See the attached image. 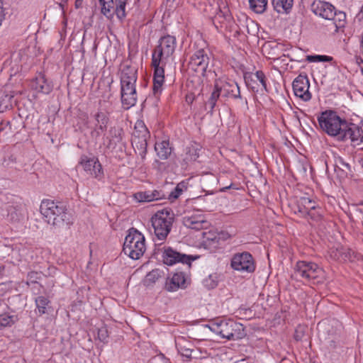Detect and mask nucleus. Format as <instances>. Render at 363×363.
<instances>
[{
    "instance_id": "nucleus-1",
    "label": "nucleus",
    "mask_w": 363,
    "mask_h": 363,
    "mask_svg": "<svg viewBox=\"0 0 363 363\" xmlns=\"http://www.w3.org/2000/svg\"><path fill=\"white\" fill-rule=\"evenodd\" d=\"M323 131L338 141L350 140L353 145H358L363 141L362 131L354 123L347 122L331 110L323 111L317 118Z\"/></svg>"
},
{
    "instance_id": "nucleus-2",
    "label": "nucleus",
    "mask_w": 363,
    "mask_h": 363,
    "mask_svg": "<svg viewBox=\"0 0 363 363\" xmlns=\"http://www.w3.org/2000/svg\"><path fill=\"white\" fill-rule=\"evenodd\" d=\"M177 45L175 37L167 35L159 40V45L154 49L152 55V66L154 68L153 94L160 95L164 82V69L168 59L173 55Z\"/></svg>"
},
{
    "instance_id": "nucleus-3",
    "label": "nucleus",
    "mask_w": 363,
    "mask_h": 363,
    "mask_svg": "<svg viewBox=\"0 0 363 363\" xmlns=\"http://www.w3.org/2000/svg\"><path fill=\"white\" fill-rule=\"evenodd\" d=\"M40 211L44 220L56 228L67 227L71 223L66 207L60 203L44 199L40 203Z\"/></svg>"
},
{
    "instance_id": "nucleus-4",
    "label": "nucleus",
    "mask_w": 363,
    "mask_h": 363,
    "mask_svg": "<svg viewBox=\"0 0 363 363\" xmlns=\"http://www.w3.org/2000/svg\"><path fill=\"white\" fill-rule=\"evenodd\" d=\"M136 81L137 69L130 66L125 67L121 77V103L125 109L130 108L136 104Z\"/></svg>"
},
{
    "instance_id": "nucleus-5",
    "label": "nucleus",
    "mask_w": 363,
    "mask_h": 363,
    "mask_svg": "<svg viewBox=\"0 0 363 363\" xmlns=\"http://www.w3.org/2000/svg\"><path fill=\"white\" fill-rule=\"evenodd\" d=\"M206 327L220 337L227 340H238L245 335L242 324L231 319H216Z\"/></svg>"
},
{
    "instance_id": "nucleus-6",
    "label": "nucleus",
    "mask_w": 363,
    "mask_h": 363,
    "mask_svg": "<svg viewBox=\"0 0 363 363\" xmlns=\"http://www.w3.org/2000/svg\"><path fill=\"white\" fill-rule=\"evenodd\" d=\"M174 221L173 213L167 209L158 211L151 218L152 225L154 229L155 238V242L160 241L157 243L160 245L167 238L171 231Z\"/></svg>"
},
{
    "instance_id": "nucleus-7",
    "label": "nucleus",
    "mask_w": 363,
    "mask_h": 363,
    "mask_svg": "<svg viewBox=\"0 0 363 363\" xmlns=\"http://www.w3.org/2000/svg\"><path fill=\"white\" fill-rule=\"evenodd\" d=\"M294 269L295 277L303 281L318 284L324 279V270L313 262L298 261Z\"/></svg>"
},
{
    "instance_id": "nucleus-8",
    "label": "nucleus",
    "mask_w": 363,
    "mask_h": 363,
    "mask_svg": "<svg viewBox=\"0 0 363 363\" xmlns=\"http://www.w3.org/2000/svg\"><path fill=\"white\" fill-rule=\"evenodd\" d=\"M146 250L145 236L136 229H131L125 236L123 251L133 259H140Z\"/></svg>"
},
{
    "instance_id": "nucleus-9",
    "label": "nucleus",
    "mask_w": 363,
    "mask_h": 363,
    "mask_svg": "<svg viewBox=\"0 0 363 363\" xmlns=\"http://www.w3.org/2000/svg\"><path fill=\"white\" fill-rule=\"evenodd\" d=\"M233 269L241 273H252L256 268L252 255L248 252H238L233 255L230 260Z\"/></svg>"
},
{
    "instance_id": "nucleus-10",
    "label": "nucleus",
    "mask_w": 363,
    "mask_h": 363,
    "mask_svg": "<svg viewBox=\"0 0 363 363\" xmlns=\"http://www.w3.org/2000/svg\"><path fill=\"white\" fill-rule=\"evenodd\" d=\"M78 164L82 167L87 175L98 179L102 178L104 175L102 166L96 157H89L86 155H82Z\"/></svg>"
},
{
    "instance_id": "nucleus-11",
    "label": "nucleus",
    "mask_w": 363,
    "mask_h": 363,
    "mask_svg": "<svg viewBox=\"0 0 363 363\" xmlns=\"http://www.w3.org/2000/svg\"><path fill=\"white\" fill-rule=\"evenodd\" d=\"M198 257L197 256L180 253L169 247L164 248L162 255L164 263L170 266L177 263H182L187 264L188 267H190L191 262L196 259Z\"/></svg>"
},
{
    "instance_id": "nucleus-12",
    "label": "nucleus",
    "mask_w": 363,
    "mask_h": 363,
    "mask_svg": "<svg viewBox=\"0 0 363 363\" xmlns=\"http://www.w3.org/2000/svg\"><path fill=\"white\" fill-rule=\"evenodd\" d=\"M94 118V127L91 132L93 138L97 139L106 132L110 122L109 114L104 110L99 109L92 114Z\"/></svg>"
},
{
    "instance_id": "nucleus-13",
    "label": "nucleus",
    "mask_w": 363,
    "mask_h": 363,
    "mask_svg": "<svg viewBox=\"0 0 363 363\" xmlns=\"http://www.w3.org/2000/svg\"><path fill=\"white\" fill-rule=\"evenodd\" d=\"M289 206L291 211L299 216L306 218L310 210L316 206V201L308 196L296 197L291 201Z\"/></svg>"
},
{
    "instance_id": "nucleus-14",
    "label": "nucleus",
    "mask_w": 363,
    "mask_h": 363,
    "mask_svg": "<svg viewBox=\"0 0 363 363\" xmlns=\"http://www.w3.org/2000/svg\"><path fill=\"white\" fill-rule=\"evenodd\" d=\"M244 79L247 88L253 92H258L260 89L267 90L266 77L262 71L247 72L244 75Z\"/></svg>"
},
{
    "instance_id": "nucleus-15",
    "label": "nucleus",
    "mask_w": 363,
    "mask_h": 363,
    "mask_svg": "<svg viewBox=\"0 0 363 363\" xmlns=\"http://www.w3.org/2000/svg\"><path fill=\"white\" fill-rule=\"evenodd\" d=\"M295 96L303 101H308L311 99V93L309 91L310 82L306 75L299 74L296 77L292 84Z\"/></svg>"
},
{
    "instance_id": "nucleus-16",
    "label": "nucleus",
    "mask_w": 363,
    "mask_h": 363,
    "mask_svg": "<svg viewBox=\"0 0 363 363\" xmlns=\"http://www.w3.org/2000/svg\"><path fill=\"white\" fill-rule=\"evenodd\" d=\"M209 57L203 49L196 50L190 58L189 67L203 74L208 66Z\"/></svg>"
},
{
    "instance_id": "nucleus-17",
    "label": "nucleus",
    "mask_w": 363,
    "mask_h": 363,
    "mask_svg": "<svg viewBox=\"0 0 363 363\" xmlns=\"http://www.w3.org/2000/svg\"><path fill=\"white\" fill-rule=\"evenodd\" d=\"M182 223L188 228L199 230L206 228L208 226V222L205 216L199 212H194L191 214H187L182 218Z\"/></svg>"
},
{
    "instance_id": "nucleus-18",
    "label": "nucleus",
    "mask_w": 363,
    "mask_h": 363,
    "mask_svg": "<svg viewBox=\"0 0 363 363\" xmlns=\"http://www.w3.org/2000/svg\"><path fill=\"white\" fill-rule=\"evenodd\" d=\"M312 11L324 19L330 20L335 15V8L331 4L316 0L311 5Z\"/></svg>"
},
{
    "instance_id": "nucleus-19",
    "label": "nucleus",
    "mask_w": 363,
    "mask_h": 363,
    "mask_svg": "<svg viewBox=\"0 0 363 363\" xmlns=\"http://www.w3.org/2000/svg\"><path fill=\"white\" fill-rule=\"evenodd\" d=\"M189 284L188 278L184 272H176L167 278L165 289L169 292H174L179 289H186Z\"/></svg>"
},
{
    "instance_id": "nucleus-20",
    "label": "nucleus",
    "mask_w": 363,
    "mask_h": 363,
    "mask_svg": "<svg viewBox=\"0 0 363 363\" xmlns=\"http://www.w3.org/2000/svg\"><path fill=\"white\" fill-rule=\"evenodd\" d=\"M334 171L340 179H345L351 173V167L341 156L333 152Z\"/></svg>"
},
{
    "instance_id": "nucleus-21",
    "label": "nucleus",
    "mask_w": 363,
    "mask_h": 363,
    "mask_svg": "<svg viewBox=\"0 0 363 363\" xmlns=\"http://www.w3.org/2000/svg\"><path fill=\"white\" fill-rule=\"evenodd\" d=\"M123 130L119 127H111L106 133H104V144L108 148H114L122 140Z\"/></svg>"
},
{
    "instance_id": "nucleus-22",
    "label": "nucleus",
    "mask_w": 363,
    "mask_h": 363,
    "mask_svg": "<svg viewBox=\"0 0 363 363\" xmlns=\"http://www.w3.org/2000/svg\"><path fill=\"white\" fill-rule=\"evenodd\" d=\"M219 91L223 97L241 98L240 86L235 81L224 82L221 85L219 84Z\"/></svg>"
},
{
    "instance_id": "nucleus-23",
    "label": "nucleus",
    "mask_w": 363,
    "mask_h": 363,
    "mask_svg": "<svg viewBox=\"0 0 363 363\" xmlns=\"http://www.w3.org/2000/svg\"><path fill=\"white\" fill-rule=\"evenodd\" d=\"M30 86L32 89L44 94H48L52 90V85L40 73L31 82Z\"/></svg>"
},
{
    "instance_id": "nucleus-24",
    "label": "nucleus",
    "mask_w": 363,
    "mask_h": 363,
    "mask_svg": "<svg viewBox=\"0 0 363 363\" xmlns=\"http://www.w3.org/2000/svg\"><path fill=\"white\" fill-rule=\"evenodd\" d=\"M1 216L6 221L15 223L20 220L22 213L17 206L9 205L2 209Z\"/></svg>"
},
{
    "instance_id": "nucleus-25",
    "label": "nucleus",
    "mask_w": 363,
    "mask_h": 363,
    "mask_svg": "<svg viewBox=\"0 0 363 363\" xmlns=\"http://www.w3.org/2000/svg\"><path fill=\"white\" fill-rule=\"evenodd\" d=\"M134 197L139 202H150L162 199L164 194L159 191L154 190L152 191L138 192L135 194Z\"/></svg>"
},
{
    "instance_id": "nucleus-26",
    "label": "nucleus",
    "mask_w": 363,
    "mask_h": 363,
    "mask_svg": "<svg viewBox=\"0 0 363 363\" xmlns=\"http://www.w3.org/2000/svg\"><path fill=\"white\" fill-rule=\"evenodd\" d=\"M199 145L196 143H191L185 149L183 155V161L186 164L195 161L199 157Z\"/></svg>"
},
{
    "instance_id": "nucleus-27",
    "label": "nucleus",
    "mask_w": 363,
    "mask_h": 363,
    "mask_svg": "<svg viewBox=\"0 0 363 363\" xmlns=\"http://www.w3.org/2000/svg\"><path fill=\"white\" fill-rule=\"evenodd\" d=\"M155 150L161 160H167L172 152V147L168 140L157 142L155 145Z\"/></svg>"
},
{
    "instance_id": "nucleus-28",
    "label": "nucleus",
    "mask_w": 363,
    "mask_h": 363,
    "mask_svg": "<svg viewBox=\"0 0 363 363\" xmlns=\"http://www.w3.org/2000/svg\"><path fill=\"white\" fill-rule=\"evenodd\" d=\"M149 138H140L132 139V145L134 150L138 153L142 159L145 157L147 147V139Z\"/></svg>"
},
{
    "instance_id": "nucleus-29",
    "label": "nucleus",
    "mask_w": 363,
    "mask_h": 363,
    "mask_svg": "<svg viewBox=\"0 0 363 363\" xmlns=\"http://www.w3.org/2000/svg\"><path fill=\"white\" fill-rule=\"evenodd\" d=\"M189 343L186 342L183 338L176 340V347L178 352L186 359L190 360L193 358L194 350L189 347Z\"/></svg>"
},
{
    "instance_id": "nucleus-30",
    "label": "nucleus",
    "mask_w": 363,
    "mask_h": 363,
    "mask_svg": "<svg viewBox=\"0 0 363 363\" xmlns=\"http://www.w3.org/2000/svg\"><path fill=\"white\" fill-rule=\"evenodd\" d=\"M294 0H272L274 9L279 13H287L291 9Z\"/></svg>"
},
{
    "instance_id": "nucleus-31",
    "label": "nucleus",
    "mask_w": 363,
    "mask_h": 363,
    "mask_svg": "<svg viewBox=\"0 0 363 363\" xmlns=\"http://www.w3.org/2000/svg\"><path fill=\"white\" fill-rule=\"evenodd\" d=\"M140 138H150V132L142 121L135 123L132 139Z\"/></svg>"
},
{
    "instance_id": "nucleus-32",
    "label": "nucleus",
    "mask_w": 363,
    "mask_h": 363,
    "mask_svg": "<svg viewBox=\"0 0 363 363\" xmlns=\"http://www.w3.org/2000/svg\"><path fill=\"white\" fill-rule=\"evenodd\" d=\"M35 302L40 315L46 313L48 312V309L50 308V300L44 296H39L36 297Z\"/></svg>"
},
{
    "instance_id": "nucleus-33",
    "label": "nucleus",
    "mask_w": 363,
    "mask_h": 363,
    "mask_svg": "<svg viewBox=\"0 0 363 363\" xmlns=\"http://www.w3.org/2000/svg\"><path fill=\"white\" fill-rule=\"evenodd\" d=\"M99 1L101 13L108 18H111L113 16V12L112 11L114 5L113 0H99Z\"/></svg>"
},
{
    "instance_id": "nucleus-34",
    "label": "nucleus",
    "mask_w": 363,
    "mask_h": 363,
    "mask_svg": "<svg viewBox=\"0 0 363 363\" xmlns=\"http://www.w3.org/2000/svg\"><path fill=\"white\" fill-rule=\"evenodd\" d=\"M220 96H222V93L219 91V84L216 82L215 84V89L212 91L208 100L206 102V106L209 107L210 111L211 113L213 111L216 103Z\"/></svg>"
},
{
    "instance_id": "nucleus-35",
    "label": "nucleus",
    "mask_w": 363,
    "mask_h": 363,
    "mask_svg": "<svg viewBox=\"0 0 363 363\" xmlns=\"http://www.w3.org/2000/svg\"><path fill=\"white\" fill-rule=\"evenodd\" d=\"M188 182L182 181L177 184L174 189L169 194L168 199L173 201L178 199L184 191H187Z\"/></svg>"
},
{
    "instance_id": "nucleus-36",
    "label": "nucleus",
    "mask_w": 363,
    "mask_h": 363,
    "mask_svg": "<svg viewBox=\"0 0 363 363\" xmlns=\"http://www.w3.org/2000/svg\"><path fill=\"white\" fill-rule=\"evenodd\" d=\"M250 6L255 13H262L267 6V0H249Z\"/></svg>"
},
{
    "instance_id": "nucleus-37",
    "label": "nucleus",
    "mask_w": 363,
    "mask_h": 363,
    "mask_svg": "<svg viewBox=\"0 0 363 363\" xmlns=\"http://www.w3.org/2000/svg\"><path fill=\"white\" fill-rule=\"evenodd\" d=\"M13 95L6 94L0 97V113L6 111L12 107Z\"/></svg>"
},
{
    "instance_id": "nucleus-38",
    "label": "nucleus",
    "mask_w": 363,
    "mask_h": 363,
    "mask_svg": "<svg viewBox=\"0 0 363 363\" xmlns=\"http://www.w3.org/2000/svg\"><path fill=\"white\" fill-rule=\"evenodd\" d=\"M17 320L16 315L9 313H2L0 315V326L1 328L12 326Z\"/></svg>"
},
{
    "instance_id": "nucleus-39",
    "label": "nucleus",
    "mask_w": 363,
    "mask_h": 363,
    "mask_svg": "<svg viewBox=\"0 0 363 363\" xmlns=\"http://www.w3.org/2000/svg\"><path fill=\"white\" fill-rule=\"evenodd\" d=\"M128 0H115L116 9L115 13L120 20H123L126 16L125 6Z\"/></svg>"
},
{
    "instance_id": "nucleus-40",
    "label": "nucleus",
    "mask_w": 363,
    "mask_h": 363,
    "mask_svg": "<svg viewBox=\"0 0 363 363\" xmlns=\"http://www.w3.org/2000/svg\"><path fill=\"white\" fill-rule=\"evenodd\" d=\"M352 250H350V249H345L344 247H340V248H337L336 250V252H335L333 257L335 259H338V260H343V261H347V260H350L351 259V253H352Z\"/></svg>"
},
{
    "instance_id": "nucleus-41",
    "label": "nucleus",
    "mask_w": 363,
    "mask_h": 363,
    "mask_svg": "<svg viewBox=\"0 0 363 363\" xmlns=\"http://www.w3.org/2000/svg\"><path fill=\"white\" fill-rule=\"evenodd\" d=\"M346 15L342 11L337 12L335 11V15L330 21H333L335 28L337 29L343 28L345 24Z\"/></svg>"
},
{
    "instance_id": "nucleus-42",
    "label": "nucleus",
    "mask_w": 363,
    "mask_h": 363,
    "mask_svg": "<svg viewBox=\"0 0 363 363\" xmlns=\"http://www.w3.org/2000/svg\"><path fill=\"white\" fill-rule=\"evenodd\" d=\"M218 279L216 274H210L203 280V286L208 289L216 288L218 285Z\"/></svg>"
},
{
    "instance_id": "nucleus-43",
    "label": "nucleus",
    "mask_w": 363,
    "mask_h": 363,
    "mask_svg": "<svg viewBox=\"0 0 363 363\" xmlns=\"http://www.w3.org/2000/svg\"><path fill=\"white\" fill-rule=\"evenodd\" d=\"M323 217V210L316 203V206H314L313 210H310L306 218H311L313 221H319Z\"/></svg>"
},
{
    "instance_id": "nucleus-44",
    "label": "nucleus",
    "mask_w": 363,
    "mask_h": 363,
    "mask_svg": "<svg viewBox=\"0 0 363 363\" xmlns=\"http://www.w3.org/2000/svg\"><path fill=\"white\" fill-rule=\"evenodd\" d=\"M231 20V17L228 14H223L221 11L218 13L214 19H213V23L215 24L217 29H218V26L216 24L217 23H220V28H222L223 27L225 26V21H228Z\"/></svg>"
},
{
    "instance_id": "nucleus-45",
    "label": "nucleus",
    "mask_w": 363,
    "mask_h": 363,
    "mask_svg": "<svg viewBox=\"0 0 363 363\" xmlns=\"http://www.w3.org/2000/svg\"><path fill=\"white\" fill-rule=\"evenodd\" d=\"M108 331L106 327L103 326L98 329L97 338L102 342L106 343L108 340Z\"/></svg>"
},
{
    "instance_id": "nucleus-46",
    "label": "nucleus",
    "mask_w": 363,
    "mask_h": 363,
    "mask_svg": "<svg viewBox=\"0 0 363 363\" xmlns=\"http://www.w3.org/2000/svg\"><path fill=\"white\" fill-rule=\"evenodd\" d=\"M331 57L326 55H308L307 60L309 62H328Z\"/></svg>"
},
{
    "instance_id": "nucleus-47",
    "label": "nucleus",
    "mask_w": 363,
    "mask_h": 363,
    "mask_svg": "<svg viewBox=\"0 0 363 363\" xmlns=\"http://www.w3.org/2000/svg\"><path fill=\"white\" fill-rule=\"evenodd\" d=\"M305 335V328L299 325L296 328L294 333V339L296 341H300L303 339Z\"/></svg>"
},
{
    "instance_id": "nucleus-48",
    "label": "nucleus",
    "mask_w": 363,
    "mask_h": 363,
    "mask_svg": "<svg viewBox=\"0 0 363 363\" xmlns=\"http://www.w3.org/2000/svg\"><path fill=\"white\" fill-rule=\"evenodd\" d=\"M11 125L10 121H1L0 123V132L5 130L8 127L11 130Z\"/></svg>"
},
{
    "instance_id": "nucleus-49",
    "label": "nucleus",
    "mask_w": 363,
    "mask_h": 363,
    "mask_svg": "<svg viewBox=\"0 0 363 363\" xmlns=\"http://www.w3.org/2000/svg\"><path fill=\"white\" fill-rule=\"evenodd\" d=\"M38 273L35 272H31L28 274V277H29L30 280H32L33 279L37 278Z\"/></svg>"
},
{
    "instance_id": "nucleus-50",
    "label": "nucleus",
    "mask_w": 363,
    "mask_h": 363,
    "mask_svg": "<svg viewBox=\"0 0 363 363\" xmlns=\"http://www.w3.org/2000/svg\"><path fill=\"white\" fill-rule=\"evenodd\" d=\"M206 239L208 240H211L213 243H218L219 238H218L216 236L213 237H207Z\"/></svg>"
},
{
    "instance_id": "nucleus-51",
    "label": "nucleus",
    "mask_w": 363,
    "mask_h": 363,
    "mask_svg": "<svg viewBox=\"0 0 363 363\" xmlns=\"http://www.w3.org/2000/svg\"><path fill=\"white\" fill-rule=\"evenodd\" d=\"M157 273V272H155V271H152L151 272H150L147 275V279H155V274Z\"/></svg>"
},
{
    "instance_id": "nucleus-52",
    "label": "nucleus",
    "mask_w": 363,
    "mask_h": 363,
    "mask_svg": "<svg viewBox=\"0 0 363 363\" xmlns=\"http://www.w3.org/2000/svg\"><path fill=\"white\" fill-rule=\"evenodd\" d=\"M82 1H83V0H76L75 1V7L77 9H79V8L82 7Z\"/></svg>"
},
{
    "instance_id": "nucleus-53",
    "label": "nucleus",
    "mask_w": 363,
    "mask_h": 363,
    "mask_svg": "<svg viewBox=\"0 0 363 363\" xmlns=\"http://www.w3.org/2000/svg\"><path fill=\"white\" fill-rule=\"evenodd\" d=\"M359 206H363V196H362V200L359 201Z\"/></svg>"
},
{
    "instance_id": "nucleus-54",
    "label": "nucleus",
    "mask_w": 363,
    "mask_h": 363,
    "mask_svg": "<svg viewBox=\"0 0 363 363\" xmlns=\"http://www.w3.org/2000/svg\"><path fill=\"white\" fill-rule=\"evenodd\" d=\"M1 329H2V328H1V327L0 326V330H1Z\"/></svg>"
}]
</instances>
